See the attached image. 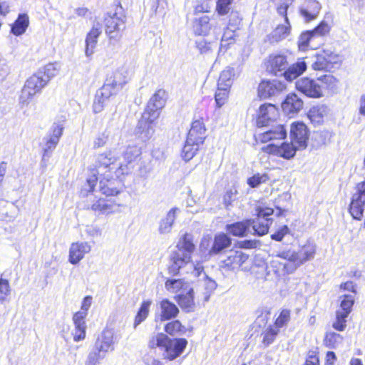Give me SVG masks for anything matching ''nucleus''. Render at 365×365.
<instances>
[{
    "label": "nucleus",
    "instance_id": "obj_1",
    "mask_svg": "<svg viewBox=\"0 0 365 365\" xmlns=\"http://www.w3.org/2000/svg\"><path fill=\"white\" fill-rule=\"evenodd\" d=\"M118 156L114 150H107L100 153L96 156L94 168L91 169L92 176L87 179V185L88 186V192L93 190V188L98 180L97 175H114L119 178L128 174L131 168L128 165H124L122 162L118 161Z\"/></svg>",
    "mask_w": 365,
    "mask_h": 365
},
{
    "label": "nucleus",
    "instance_id": "obj_2",
    "mask_svg": "<svg viewBox=\"0 0 365 365\" xmlns=\"http://www.w3.org/2000/svg\"><path fill=\"white\" fill-rule=\"evenodd\" d=\"M165 104V91H157L149 100L146 108L139 120L136 133L144 141L149 140L155 132V122L159 118L160 110Z\"/></svg>",
    "mask_w": 365,
    "mask_h": 365
},
{
    "label": "nucleus",
    "instance_id": "obj_3",
    "mask_svg": "<svg viewBox=\"0 0 365 365\" xmlns=\"http://www.w3.org/2000/svg\"><path fill=\"white\" fill-rule=\"evenodd\" d=\"M291 143H284L280 145L269 144L262 149L266 153L282 157L284 159L292 158L297 149H304L307 146L309 131L303 123H294L290 130Z\"/></svg>",
    "mask_w": 365,
    "mask_h": 365
},
{
    "label": "nucleus",
    "instance_id": "obj_4",
    "mask_svg": "<svg viewBox=\"0 0 365 365\" xmlns=\"http://www.w3.org/2000/svg\"><path fill=\"white\" fill-rule=\"evenodd\" d=\"M187 345L184 338H170L163 333L152 335L148 346L150 349H158L163 359L173 361L180 356Z\"/></svg>",
    "mask_w": 365,
    "mask_h": 365
},
{
    "label": "nucleus",
    "instance_id": "obj_5",
    "mask_svg": "<svg viewBox=\"0 0 365 365\" xmlns=\"http://www.w3.org/2000/svg\"><path fill=\"white\" fill-rule=\"evenodd\" d=\"M305 61L302 58L288 67L287 57L283 55L270 56L267 61V71L275 76H284L285 79L292 81L307 70Z\"/></svg>",
    "mask_w": 365,
    "mask_h": 365
},
{
    "label": "nucleus",
    "instance_id": "obj_6",
    "mask_svg": "<svg viewBox=\"0 0 365 365\" xmlns=\"http://www.w3.org/2000/svg\"><path fill=\"white\" fill-rule=\"evenodd\" d=\"M176 248L170 255L168 267L169 273L172 274H178L180 269L191 263L192 254L195 248L192 236L185 233L178 242Z\"/></svg>",
    "mask_w": 365,
    "mask_h": 365
},
{
    "label": "nucleus",
    "instance_id": "obj_7",
    "mask_svg": "<svg viewBox=\"0 0 365 365\" xmlns=\"http://www.w3.org/2000/svg\"><path fill=\"white\" fill-rule=\"evenodd\" d=\"M48 83V80H43L41 71L30 76L26 81L21 91L19 98V104L21 108L27 106L32 98L41 92Z\"/></svg>",
    "mask_w": 365,
    "mask_h": 365
},
{
    "label": "nucleus",
    "instance_id": "obj_8",
    "mask_svg": "<svg viewBox=\"0 0 365 365\" xmlns=\"http://www.w3.org/2000/svg\"><path fill=\"white\" fill-rule=\"evenodd\" d=\"M317 250L314 244L307 243L298 251L287 250L279 252L276 257L287 259L296 266V269L307 261L314 259Z\"/></svg>",
    "mask_w": 365,
    "mask_h": 365
},
{
    "label": "nucleus",
    "instance_id": "obj_9",
    "mask_svg": "<svg viewBox=\"0 0 365 365\" xmlns=\"http://www.w3.org/2000/svg\"><path fill=\"white\" fill-rule=\"evenodd\" d=\"M295 86L298 91L309 98H319L324 96V87L317 79L301 78L296 81Z\"/></svg>",
    "mask_w": 365,
    "mask_h": 365
},
{
    "label": "nucleus",
    "instance_id": "obj_10",
    "mask_svg": "<svg viewBox=\"0 0 365 365\" xmlns=\"http://www.w3.org/2000/svg\"><path fill=\"white\" fill-rule=\"evenodd\" d=\"M274 212L269 207L259 208L257 211V217L252 221L251 227L253 234L262 236L268 232L269 227L272 222V219L268 218Z\"/></svg>",
    "mask_w": 365,
    "mask_h": 365
},
{
    "label": "nucleus",
    "instance_id": "obj_11",
    "mask_svg": "<svg viewBox=\"0 0 365 365\" xmlns=\"http://www.w3.org/2000/svg\"><path fill=\"white\" fill-rule=\"evenodd\" d=\"M356 190L349 205V212L354 219L361 220L365 205V181L357 184Z\"/></svg>",
    "mask_w": 365,
    "mask_h": 365
},
{
    "label": "nucleus",
    "instance_id": "obj_12",
    "mask_svg": "<svg viewBox=\"0 0 365 365\" xmlns=\"http://www.w3.org/2000/svg\"><path fill=\"white\" fill-rule=\"evenodd\" d=\"M114 349V334L110 329H104L97 337L91 350L103 358L107 353Z\"/></svg>",
    "mask_w": 365,
    "mask_h": 365
},
{
    "label": "nucleus",
    "instance_id": "obj_13",
    "mask_svg": "<svg viewBox=\"0 0 365 365\" xmlns=\"http://www.w3.org/2000/svg\"><path fill=\"white\" fill-rule=\"evenodd\" d=\"M114 175V173L103 175V178L99 182L100 191L106 196H113L118 195L123 190V182L121 178Z\"/></svg>",
    "mask_w": 365,
    "mask_h": 365
},
{
    "label": "nucleus",
    "instance_id": "obj_14",
    "mask_svg": "<svg viewBox=\"0 0 365 365\" xmlns=\"http://www.w3.org/2000/svg\"><path fill=\"white\" fill-rule=\"evenodd\" d=\"M285 88V84L279 80H263L258 86V96L261 98H267L278 95Z\"/></svg>",
    "mask_w": 365,
    "mask_h": 365
},
{
    "label": "nucleus",
    "instance_id": "obj_15",
    "mask_svg": "<svg viewBox=\"0 0 365 365\" xmlns=\"http://www.w3.org/2000/svg\"><path fill=\"white\" fill-rule=\"evenodd\" d=\"M118 89L105 81L101 88L97 91L93 105L94 113H98L103 110L106 101L112 96L115 95Z\"/></svg>",
    "mask_w": 365,
    "mask_h": 365
},
{
    "label": "nucleus",
    "instance_id": "obj_16",
    "mask_svg": "<svg viewBox=\"0 0 365 365\" xmlns=\"http://www.w3.org/2000/svg\"><path fill=\"white\" fill-rule=\"evenodd\" d=\"M337 56L329 50H323L312 58V68L315 71H325L334 63Z\"/></svg>",
    "mask_w": 365,
    "mask_h": 365
},
{
    "label": "nucleus",
    "instance_id": "obj_17",
    "mask_svg": "<svg viewBox=\"0 0 365 365\" xmlns=\"http://www.w3.org/2000/svg\"><path fill=\"white\" fill-rule=\"evenodd\" d=\"M91 250V246L87 242H73L69 248V262L72 264H77Z\"/></svg>",
    "mask_w": 365,
    "mask_h": 365
},
{
    "label": "nucleus",
    "instance_id": "obj_18",
    "mask_svg": "<svg viewBox=\"0 0 365 365\" xmlns=\"http://www.w3.org/2000/svg\"><path fill=\"white\" fill-rule=\"evenodd\" d=\"M279 115L278 109L271 103L262 105L259 108L257 123L258 126H267L271 121L275 120Z\"/></svg>",
    "mask_w": 365,
    "mask_h": 365
},
{
    "label": "nucleus",
    "instance_id": "obj_19",
    "mask_svg": "<svg viewBox=\"0 0 365 365\" xmlns=\"http://www.w3.org/2000/svg\"><path fill=\"white\" fill-rule=\"evenodd\" d=\"M248 259V256L240 250H231L228 252L227 257L222 261V267L227 270L235 271Z\"/></svg>",
    "mask_w": 365,
    "mask_h": 365
},
{
    "label": "nucleus",
    "instance_id": "obj_20",
    "mask_svg": "<svg viewBox=\"0 0 365 365\" xmlns=\"http://www.w3.org/2000/svg\"><path fill=\"white\" fill-rule=\"evenodd\" d=\"M174 299L185 312H192L196 308L194 298V288L191 286L185 292H181L174 297Z\"/></svg>",
    "mask_w": 365,
    "mask_h": 365
},
{
    "label": "nucleus",
    "instance_id": "obj_21",
    "mask_svg": "<svg viewBox=\"0 0 365 365\" xmlns=\"http://www.w3.org/2000/svg\"><path fill=\"white\" fill-rule=\"evenodd\" d=\"M63 128L61 125H56L53 128L52 133L45 138L46 143L43 148V160L49 158L50 154L56 148L61 136L63 134Z\"/></svg>",
    "mask_w": 365,
    "mask_h": 365
},
{
    "label": "nucleus",
    "instance_id": "obj_22",
    "mask_svg": "<svg viewBox=\"0 0 365 365\" xmlns=\"http://www.w3.org/2000/svg\"><path fill=\"white\" fill-rule=\"evenodd\" d=\"M128 71L124 67L113 71L106 77V81L119 91L128 82Z\"/></svg>",
    "mask_w": 365,
    "mask_h": 365
},
{
    "label": "nucleus",
    "instance_id": "obj_23",
    "mask_svg": "<svg viewBox=\"0 0 365 365\" xmlns=\"http://www.w3.org/2000/svg\"><path fill=\"white\" fill-rule=\"evenodd\" d=\"M303 101L295 93L289 94L282 103V108L284 113L294 115L299 113L303 108Z\"/></svg>",
    "mask_w": 365,
    "mask_h": 365
},
{
    "label": "nucleus",
    "instance_id": "obj_24",
    "mask_svg": "<svg viewBox=\"0 0 365 365\" xmlns=\"http://www.w3.org/2000/svg\"><path fill=\"white\" fill-rule=\"evenodd\" d=\"M179 209L173 207L159 222L158 232L160 235H167L171 232L174 222L177 218Z\"/></svg>",
    "mask_w": 365,
    "mask_h": 365
},
{
    "label": "nucleus",
    "instance_id": "obj_25",
    "mask_svg": "<svg viewBox=\"0 0 365 365\" xmlns=\"http://www.w3.org/2000/svg\"><path fill=\"white\" fill-rule=\"evenodd\" d=\"M105 22L106 28V31L110 38L117 37V34H115V32L120 31L125 29L124 20L118 16L116 14L106 17Z\"/></svg>",
    "mask_w": 365,
    "mask_h": 365
},
{
    "label": "nucleus",
    "instance_id": "obj_26",
    "mask_svg": "<svg viewBox=\"0 0 365 365\" xmlns=\"http://www.w3.org/2000/svg\"><path fill=\"white\" fill-rule=\"evenodd\" d=\"M102 33V27L98 23L94 24L91 30L88 33L86 38L85 53L87 56H91L98 42V38Z\"/></svg>",
    "mask_w": 365,
    "mask_h": 365
},
{
    "label": "nucleus",
    "instance_id": "obj_27",
    "mask_svg": "<svg viewBox=\"0 0 365 365\" xmlns=\"http://www.w3.org/2000/svg\"><path fill=\"white\" fill-rule=\"evenodd\" d=\"M287 135L282 125H272L267 130L258 135V138L262 143L276 139H284Z\"/></svg>",
    "mask_w": 365,
    "mask_h": 365
},
{
    "label": "nucleus",
    "instance_id": "obj_28",
    "mask_svg": "<svg viewBox=\"0 0 365 365\" xmlns=\"http://www.w3.org/2000/svg\"><path fill=\"white\" fill-rule=\"evenodd\" d=\"M191 286L190 282L185 279L168 278L165 282V289L171 294L185 292Z\"/></svg>",
    "mask_w": 365,
    "mask_h": 365
},
{
    "label": "nucleus",
    "instance_id": "obj_29",
    "mask_svg": "<svg viewBox=\"0 0 365 365\" xmlns=\"http://www.w3.org/2000/svg\"><path fill=\"white\" fill-rule=\"evenodd\" d=\"M321 4L316 0L307 1L303 7L300 9V14L306 21L314 20L318 16L321 10Z\"/></svg>",
    "mask_w": 365,
    "mask_h": 365
},
{
    "label": "nucleus",
    "instance_id": "obj_30",
    "mask_svg": "<svg viewBox=\"0 0 365 365\" xmlns=\"http://www.w3.org/2000/svg\"><path fill=\"white\" fill-rule=\"evenodd\" d=\"M205 130L203 122L195 120L192 123L187 138L202 144L205 138Z\"/></svg>",
    "mask_w": 365,
    "mask_h": 365
},
{
    "label": "nucleus",
    "instance_id": "obj_31",
    "mask_svg": "<svg viewBox=\"0 0 365 365\" xmlns=\"http://www.w3.org/2000/svg\"><path fill=\"white\" fill-rule=\"evenodd\" d=\"M160 319L162 321L170 320L175 318L179 314L178 307L168 299H163L160 303Z\"/></svg>",
    "mask_w": 365,
    "mask_h": 365
},
{
    "label": "nucleus",
    "instance_id": "obj_32",
    "mask_svg": "<svg viewBox=\"0 0 365 365\" xmlns=\"http://www.w3.org/2000/svg\"><path fill=\"white\" fill-rule=\"evenodd\" d=\"M252 221L247 220L227 225V230L230 234L237 237H242L248 232H251L250 227Z\"/></svg>",
    "mask_w": 365,
    "mask_h": 365
},
{
    "label": "nucleus",
    "instance_id": "obj_33",
    "mask_svg": "<svg viewBox=\"0 0 365 365\" xmlns=\"http://www.w3.org/2000/svg\"><path fill=\"white\" fill-rule=\"evenodd\" d=\"M272 271L278 276L282 277L286 274H292L296 271V266L288 261L287 263H282L278 259H272L270 263Z\"/></svg>",
    "mask_w": 365,
    "mask_h": 365
},
{
    "label": "nucleus",
    "instance_id": "obj_34",
    "mask_svg": "<svg viewBox=\"0 0 365 365\" xmlns=\"http://www.w3.org/2000/svg\"><path fill=\"white\" fill-rule=\"evenodd\" d=\"M199 287H202L204 289L202 292L204 302H208L210 295L216 289L217 284L215 280L210 279L204 273L202 279L199 280Z\"/></svg>",
    "mask_w": 365,
    "mask_h": 365
},
{
    "label": "nucleus",
    "instance_id": "obj_35",
    "mask_svg": "<svg viewBox=\"0 0 365 365\" xmlns=\"http://www.w3.org/2000/svg\"><path fill=\"white\" fill-rule=\"evenodd\" d=\"M29 24V16L26 14H19L17 19L11 26V32L16 36H20L25 33Z\"/></svg>",
    "mask_w": 365,
    "mask_h": 365
},
{
    "label": "nucleus",
    "instance_id": "obj_36",
    "mask_svg": "<svg viewBox=\"0 0 365 365\" xmlns=\"http://www.w3.org/2000/svg\"><path fill=\"white\" fill-rule=\"evenodd\" d=\"M230 244L231 240L225 234H220L216 235L210 252L211 254H217L222 250L228 247Z\"/></svg>",
    "mask_w": 365,
    "mask_h": 365
},
{
    "label": "nucleus",
    "instance_id": "obj_37",
    "mask_svg": "<svg viewBox=\"0 0 365 365\" xmlns=\"http://www.w3.org/2000/svg\"><path fill=\"white\" fill-rule=\"evenodd\" d=\"M194 30L197 35H206L211 29L210 18L207 16H202L196 19L194 21Z\"/></svg>",
    "mask_w": 365,
    "mask_h": 365
},
{
    "label": "nucleus",
    "instance_id": "obj_38",
    "mask_svg": "<svg viewBox=\"0 0 365 365\" xmlns=\"http://www.w3.org/2000/svg\"><path fill=\"white\" fill-rule=\"evenodd\" d=\"M200 144V143H196L193 140L190 141L189 138H187L182 150V158L185 161H189L191 160L197 151Z\"/></svg>",
    "mask_w": 365,
    "mask_h": 365
},
{
    "label": "nucleus",
    "instance_id": "obj_39",
    "mask_svg": "<svg viewBox=\"0 0 365 365\" xmlns=\"http://www.w3.org/2000/svg\"><path fill=\"white\" fill-rule=\"evenodd\" d=\"M234 76V70L231 67H227L220 73L218 79L217 86L219 88H226L230 89L232 84V77Z\"/></svg>",
    "mask_w": 365,
    "mask_h": 365
},
{
    "label": "nucleus",
    "instance_id": "obj_40",
    "mask_svg": "<svg viewBox=\"0 0 365 365\" xmlns=\"http://www.w3.org/2000/svg\"><path fill=\"white\" fill-rule=\"evenodd\" d=\"M291 26L289 22L288 18L286 17L284 19V24L279 25L272 32V38L276 41H279L282 39L285 38L290 33Z\"/></svg>",
    "mask_w": 365,
    "mask_h": 365
},
{
    "label": "nucleus",
    "instance_id": "obj_41",
    "mask_svg": "<svg viewBox=\"0 0 365 365\" xmlns=\"http://www.w3.org/2000/svg\"><path fill=\"white\" fill-rule=\"evenodd\" d=\"M325 113L326 108L324 106H314L309 110L308 117L312 123L319 124L323 121Z\"/></svg>",
    "mask_w": 365,
    "mask_h": 365
},
{
    "label": "nucleus",
    "instance_id": "obj_42",
    "mask_svg": "<svg viewBox=\"0 0 365 365\" xmlns=\"http://www.w3.org/2000/svg\"><path fill=\"white\" fill-rule=\"evenodd\" d=\"M92 210L102 214H108L112 212L113 204L110 200L100 198L92 205Z\"/></svg>",
    "mask_w": 365,
    "mask_h": 365
},
{
    "label": "nucleus",
    "instance_id": "obj_43",
    "mask_svg": "<svg viewBox=\"0 0 365 365\" xmlns=\"http://www.w3.org/2000/svg\"><path fill=\"white\" fill-rule=\"evenodd\" d=\"M140 154V149L138 146H128L123 153V159L126 162L125 165H128L130 168L129 165L135 161Z\"/></svg>",
    "mask_w": 365,
    "mask_h": 365
},
{
    "label": "nucleus",
    "instance_id": "obj_44",
    "mask_svg": "<svg viewBox=\"0 0 365 365\" xmlns=\"http://www.w3.org/2000/svg\"><path fill=\"white\" fill-rule=\"evenodd\" d=\"M151 304V301L147 300L144 301L140 307L139 311L137 313V315L135 318L134 322V327H136L138 326L141 322H143L148 317L149 313V308Z\"/></svg>",
    "mask_w": 365,
    "mask_h": 365
},
{
    "label": "nucleus",
    "instance_id": "obj_45",
    "mask_svg": "<svg viewBox=\"0 0 365 365\" xmlns=\"http://www.w3.org/2000/svg\"><path fill=\"white\" fill-rule=\"evenodd\" d=\"M165 331L170 335L182 334L185 332V328L179 320H175L168 323L165 326Z\"/></svg>",
    "mask_w": 365,
    "mask_h": 365
},
{
    "label": "nucleus",
    "instance_id": "obj_46",
    "mask_svg": "<svg viewBox=\"0 0 365 365\" xmlns=\"http://www.w3.org/2000/svg\"><path fill=\"white\" fill-rule=\"evenodd\" d=\"M278 333L279 329L277 328L274 325L269 326L268 328H267L266 330L262 333V343L264 345L267 346L271 344L274 341Z\"/></svg>",
    "mask_w": 365,
    "mask_h": 365
},
{
    "label": "nucleus",
    "instance_id": "obj_47",
    "mask_svg": "<svg viewBox=\"0 0 365 365\" xmlns=\"http://www.w3.org/2000/svg\"><path fill=\"white\" fill-rule=\"evenodd\" d=\"M346 312L336 311V320L334 322L332 327L337 331H344L346 327Z\"/></svg>",
    "mask_w": 365,
    "mask_h": 365
},
{
    "label": "nucleus",
    "instance_id": "obj_48",
    "mask_svg": "<svg viewBox=\"0 0 365 365\" xmlns=\"http://www.w3.org/2000/svg\"><path fill=\"white\" fill-rule=\"evenodd\" d=\"M270 180L267 173H257L248 178L247 183L251 187H257L262 183H266Z\"/></svg>",
    "mask_w": 365,
    "mask_h": 365
},
{
    "label": "nucleus",
    "instance_id": "obj_49",
    "mask_svg": "<svg viewBox=\"0 0 365 365\" xmlns=\"http://www.w3.org/2000/svg\"><path fill=\"white\" fill-rule=\"evenodd\" d=\"M59 71V66L57 63H48L45 66L43 71H40L43 76V80H48V82L51 78L56 76Z\"/></svg>",
    "mask_w": 365,
    "mask_h": 365
},
{
    "label": "nucleus",
    "instance_id": "obj_50",
    "mask_svg": "<svg viewBox=\"0 0 365 365\" xmlns=\"http://www.w3.org/2000/svg\"><path fill=\"white\" fill-rule=\"evenodd\" d=\"M318 83L322 85L324 89H334L337 86V80L330 74L324 75L317 78Z\"/></svg>",
    "mask_w": 365,
    "mask_h": 365
},
{
    "label": "nucleus",
    "instance_id": "obj_51",
    "mask_svg": "<svg viewBox=\"0 0 365 365\" xmlns=\"http://www.w3.org/2000/svg\"><path fill=\"white\" fill-rule=\"evenodd\" d=\"M341 298H343L340 304L341 309L338 311L346 312L349 315L354 303V297L352 294H344Z\"/></svg>",
    "mask_w": 365,
    "mask_h": 365
},
{
    "label": "nucleus",
    "instance_id": "obj_52",
    "mask_svg": "<svg viewBox=\"0 0 365 365\" xmlns=\"http://www.w3.org/2000/svg\"><path fill=\"white\" fill-rule=\"evenodd\" d=\"M324 341L327 346L335 348L336 345L342 341V337L339 334L329 332L326 334Z\"/></svg>",
    "mask_w": 365,
    "mask_h": 365
},
{
    "label": "nucleus",
    "instance_id": "obj_53",
    "mask_svg": "<svg viewBox=\"0 0 365 365\" xmlns=\"http://www.w3.org/2000/svg\"><path fill=\"white\" fill-rule=\"evenodd\" d=\"M229 89L226 88H219L215 93V102L218 108L222 107L227 101Z\"/></svg>",
    "mask_w": 365,
    "mask_h": 365
},
{
    "label": "nucleus",
    "instance_id": "obj_54",
    "mask_svg": "<svg viewBox=\"0 0 365 365\" xmlns=\"http://www.w3.org/2000/svg\"><path fill=\"white\" fill-rule=\"evenodd\" d=\"M84 313H75L73 316L74 329H87Z\"/></svg>",
    "mask_w": 365,
    "mask_h": 365
},
{
    "label": "nucleus",
    "instance_id": "obj_55",
    "mask_svg": "<svg viewBox=\"0 0 365 365\" xmlns=\"http://www.w3.org/2000/svg\"><path fill=\"white\" fill-rule=\"evenodd\" d=\"M310 31L302 33L298 39V47L300 51H306L309 48Z\"/></svg>",
    "mask_w": 365,
    "mask_h": 365
},
{
    "label": "nucleus",
    "instance_id": "obj_56",
    "mask_svg": "<svg viewBox=\"0 0 365 365\" xmlns=\"http://www.w3.org/2000/svg\"><path fill=\"white\" fill-rule=\"evenodd\" d=\"M290 319V311L288 309H283L279 316L275 321L274 326L279 329V328L284 326Z\"/></svg>",
    "mask_w": 365,
    "mask_h": 365
},
{
    "label": "nucleus",
    "instance_id": "obj_57",
    "mask_svg": "<svg viewBox=\"0 0 365 365\" xmlns=\"http://www.w3.org/2000/svg\"><path fill=\"white\" fill-rule=\"evenodd\" d=\"M232 1V0H217L216 5L217 14L221 16L228 14Z\"/></svg>",
    "mask_w": 365,
    "mask_h": 365
},
{
    "label": "nucleus",
    "instance_id": "obj_58",
    "mask_svg": "<svg viewBox=\"0 0 365 365\" xmlns=\"http://www.w3.org/2000/svg\"><path fill=\"white\" fill-rule=\"evenodd\" d=\"M241 21L240 14L236 11H232L229 16L228 27L236 30L239 28Z\"/></svg>",
    "mask_w": 365,
    "mask_h": 365
},
{
    "label": "nucleus",
    "instance_id": "obj_59",
    "mask_svg": "<svg viewBox=\"0 0 365 365\" xmlns=\"http://www.w3.org/2000/svg\"><path fill=\"white\" fill-rule=\"evenodd\" d=\"M331 26L329 24L325 21H322L312 31L321 36L322 38L329 34L330 31Z\"/></svg>",
    "mask_w": 365,
    "mask_h": 365
},
{
    "label": "nucleus",
    "instance_id": "obj_60",
    "mask_svg": "<svg viewBox=\"0 0 365 365\" xmlns=\"http://www.w3.org/2000/svg\"><path fill=\"white\" fill-rule=\"evenodd\" d=\"M324 41V38L315 34L313 31H310L309 48L311 49H317Z\"/></svg>",
    "mask_w": 365,
    "mask_h": 365
},
{
    "label": "nucleus",
    "instance_id": "obj_61",
    "mask_svg": "<svg viewBox=\"0 0 365 365\" xmlns=\"http://www.w3.org/2000/svg\"><path fill=\"white\" fill-rule=\"evenodd\" d=\"M237 191L235 188L232 187L228 190L223 197L224 204L227 207L231 205L232 202L236 200Z\"/></svg>",
    "mask_w": 365,
    "mask_h": 365
},
{
    "label": "nucleus",
    "instance_id": "obj_62",
    "mask_svg": "<svg viewBox=\"0 0 365 365\" xmlns=\"http://www.w3.org/2000/svg\"><path fill=\"white\" fill-rule=\"evenodd\" d=\"M197 48L201 53H208L212 51V44L202 39L197 41Z\"/></svg>",
    "mask_w": 365,
    "mask_h": 365
},
{
    "label": "nucleus",
    "instance_id": "obj_63",
    "mask_svg": "<svg viewBox=\"0 0 365 365\" xmlns=\"http://www.w3.org/2000/svg\"><path fill=\"white\" fill-rule=\"evenodd\" d=\"M104 358L91 351L85 361V365H98L99 361Z\"/></svg>",
    "mask_w": 365,
    "mask_h": 365
},
{
    "label": "nucleus",
    "instance_id": "obj_64",
    "mask_svg": "<svg viewBox=\"0 0 365 365\" xmlns=\"http://www.w3.org/2000/svg\"><path fill=\"white\" fill-rule=\"evenodd\" d=\"M304 365H319V360L316 351L308 352Z\"/></svg>",
    "mask_w": 365,
    "mask_h": 365
}]
</instances>
